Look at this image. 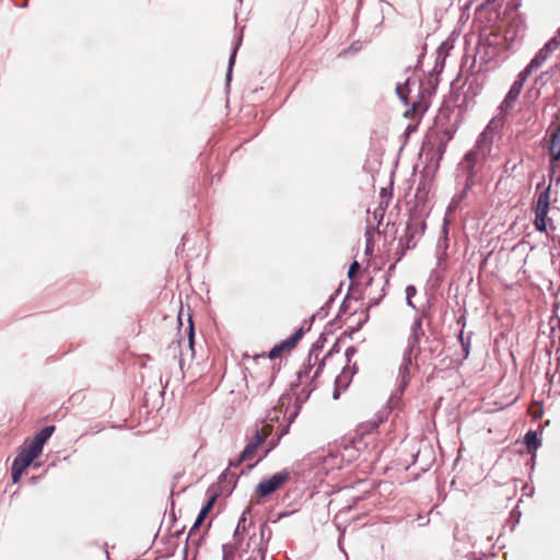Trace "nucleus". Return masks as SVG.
Listing matches in <instances>:
<instances>
[{"instance_id": "41", "label": "nucleus", "mask_w": 560, "mask_h": 560, "mask_svg": "<svg viewBox=\"0 0 560 560\" xmlns=\"http://www.w3.org/2000/svg\"><path fill=\"white\" fill-rule=\"evenodd\" d=\"M320 312L324 313V316H327V312H325V307H320Z\"/></svg>"}, {"instance_id": "30", "label": "nucleus", "mask_w": 560, "mask_h": 560, "mask_svg": "<svg viewBox=\"0 0 560 560\" xmlns=\"http://www.w3.org/2000/svg\"><path fill=\"white\" fill-rule=\"evenodd\" d=\"M11 467L18 470H22L23 472L27 468V466H25V464H23L18 457L14 458Z\"/></svg>"}, {"instance_id": "19", "label": "nucleus", "mask_w": 560, "mask_h": 560, "mask_svg": "<svg viewBox=\"0 0 560 560\" xmlns=\"http://www.w3.org/2000/svg\"><path fill=\"white\" fill-rule=\"evenodd\" d=\"M382 421H383V418L380 417L375 420H371L365 423H362L359 427V431L361 434L370 433V432L376 430Z\"/></svg>"}, {"instance_id": "10", "label": "nucleus", "mask_w": 560, "mask_h": 560, "mask_svg": "<svg viewBox=\"0 0 560 560\" xmlns=\"http://www.w3.org/2000/svg\"><path fill=\"white\" fill-rule=\"evenodd\" d=\"M525 444L528 448V452H536L538 450V447L541 445V442L538 438V434L536 431H533V430H529L526 434H525Z\"/></svg>"}, {"instance_id": "37", "label": "nucleus", "mask_w": 560, "mask_h": 560, "mask_svg": "<svg viewBox=\"0 0 560 560\" xmlns=\"http://www.w3.org/2000/svg\"><path fill=\"white\" fill-rule=\"evenodd\" d=\"M179 348H180V342H179V341H178L176 345H175V343H172V345L170 346V349H172L174 353H175V352L177 351V349H179Z\"/></svg>"}, {"instance_id": "44", "label": "nucleus", "mask_w": 560, "mask_h": 560, "mask_svg": "<svg viewBox=\"0 0 560 560\" xmlns=\"http://www.w3.org/2000/svg\"><path fill=\"white\" fill-rule=\"evenodd\" d=\"M542 185H544V183L537 184V189H539Z\"/></svg>"}, {"instance_id": "21", "label": "nucleus", "mask_w": 560, "mask_h": 560, "mask_svg": "<svg viewBox=\"0 0 560 560\" xmlns=\"http://www.w3.org/2000/svg\"><path fill=\"white\" fill-rule=\"evenodd\" d=\"M194 342H195L194 324H192V320L189 319V326H188V350L190 351V357L191 358L195 354Z\"/></svg>"}, {"instance_id": "36", "label": "nucleus", "mask_w": 560, "mask_h": 560, "mask_svg": "<svg viewBox=\"0 0 560 560\" xmlns=\"http://www.w3.org/2000/svg\"><path fill=\"white\" fill-rule=\"evenodd\" d=\"M549 75V71L542 72L536 81H544Z\"/></svg>"}, {"instance_id": "1", "label": "nucleus", "mask_w": 560, "mask_h": 560, "mask_svg": "<svg viewBox=\"0 0 560 560\" xmlns=\"http://www.w3.org/2000/svg\"><path fill=\"white\" fill-rule=\"evenodd\" d=\"M492 128L491 122L487 126V128L479 135L475 147L468 151L464 161L462 162V167L466 171V180L465 186L462 191L455 194L451 199L447 209L446 215L453 213L460 205V202L466 198L468 190L472 187L475 183V166L477 163L485 161L487 156L490 154L492 149Z\"/></svg>"}, {"instance_id": "18", "label": "nucleus", "mask_w": 560, "mask_h": 560, "mask_svg": "<svg viewBox=\"0 0 560 560\" xmlns=\"http://www.w3.org/2000/svg\"><path fill=\"white\" fill-rule=\"evenodd\" d=\"M548 211H537L535 210V228L539 232H545L547 229L546 225V218H547Z\"/></svg>"}, {"instance_id": "43", "label": "nucleus", "mask_w": 560, "mask_h": 560, "mask_svg": "<svg viewBox=\"0 0 560 560\" xmlns=\"http://www.w3.org/2000/svg\"><path fill=\"white\" fill-rule=\"evenodd\" d=\"M320 312L324 313V316H327V312H325V307H320Z\"/></svg>"}, {"instance_id": "8", "label": "nucleus", "mask_w": 560, "mask_h": 560, "mask_svg": "<svg viewBox=\"0 0 560 560\" xmlns=\"http://www.w3.org/2000/svg\"><path fill=\"white\" fill-rule=\"evenodd\" d=\"M409 381H410V369L400 365L399 371H398V377H397V382H398L397 389L390 396V402H394L395 399H398L402 395L404 390L406 389V387L409 384Z\"/></svg>"}, {"instance_id": "6", "label": "nucleus", "mask_w": 560, "mask_h": 560, "mask_svg": "<svg viewBox=\"0 0 560 560\" xmlns=\"http://www.w3.org/2000/svg\"><path fill=\"white\" fill-rule=\"evenodd\" d=\"M424 335V331L422 329V317H417L410 329V336L408 338V345L407 348L417 350V352H420V340L422 336Z\"/></svg>"}, {"instance_id": "4", "label": "nucleus", "mask_w": 560, "mask_h": 560, "mask_svg": "<svg viewBox=\"0 0 560 560\" xmlns=\"http://www.w3.org/2000/svg\"><path fill=\"white\" fill-rule=\"evenodd\" d=\"M267 436L268 433H265L264 431L256 429L253 439L246 444L236 462H230V466L240 465L241 463L252 460L258 447L266 442Z\"/></svg>"}, {"instance_id": "16", "label": "nucleus", "mask_w": 560, "mask_h": 560, "mask_svg": "<svg viewBox=\"0 0 560 560\" xmlns=\"http://www.w3.org/2000/svg\"><path fill=\"white\" fill-rule=\"evenodd\" d=\"M410 79L408 78L405 83H398L396 86V93L399 97V100L405 104L408 105V93H409V84Z\"/></svg>"}, {"instance_id": "26", "label": "nucleus", "mask_w": 560, "mask_h": 560, "mask_svg": "<svg viewBox=\"0 0 560 560\" xmlns=\"http://www.w3.org/2000/svg\"><path fill=\"white\" fill-rule=\"evenodd\" d=\"M277 446V441H270L269 442V447L264 452V454L258 458V460H256L255 464L253 465H249L248 468H253L257 463H259L260 460H262L265 457L268 456V454Z\"/></svg>"}, {"instance_id": "48", "label": "nucleus", "mask_w": 560, "mask_h": 560, "mask_svg": "<svg viewBox=\"0 0 560 560\" xmlns=\"http://www.w3.org/2000/svg\"><path fill=\"white\" fill-rule=\"evenodd\" d=\"M559 129H560V127H559Z\"/></svg>"}, {"instance_id": "29", "label": "nucleus", "mask_w": 560, "mask_h": 560, "mask_svg": "<svg viewBox=\"0 0 560 560\" xmlns=\"http://www.w3.org/2000/svg\"><path fill=\"white\" fill-rule=\"evenodd\" d=\"M310 371H311V364L308 363L307 366H304L303 369H301L299 372H298V380L300 382H302L304 378H307L308 377V374H310Z\"/></svg>"}, {"instance_id": "20", "label": "nucleus", "mask_w": 560, "mask_h": 560, "mask_svg": "<svg viewBox=\"0 0 560 560\" xmlns=\"http://www.w3.org/2000/svg\"><path fill=\"white\" fill-rule=\"evenodd\" d=\"M419 352H417V350H413V349H410V348H407L405 349L404 351V354H402V361H401V364L402 366H406L408 369H410V366L412 365V357H417Z\"/></svg>"}, {"instance_id": "2", "label": "nucleus", "mask_w": 560, "mask_h": 560, "mask_svg": "<svg viewBox=\"0 0 560 560\" xmlns=\"http://www.w3.org/2000/svg\"><path fill=\"white\" fill-rule=\"evenodd\" d=\"M560 46V27L558 28L556 35L551 37L534 56V58L529 61V63L524 68L523 74L530 75L533 71L539 69L551 56V54L557 50Z\"/></svg>"}, {"instance_id": "11", "label": "nucleus", "mask_w": 560, "mask_h": 560, "mask_svg": "<svg viewBox=\"0 0 560 560\" xmlns=\"http://www.w3.org/2000/svg\"><path fill=\"white\" fill-rule=\"evenodd\" d=\"M464 326H465V323L463 324V328L460 329V331L458 334V340H459L460 346H462V350H463V353H464V359H467L469 357V353H470L472 332H469L467 336H465V334H464Z\"/></svg>"}, {"instance_id": "32", "label": "nucleus", "mask_w": 560, "mask_h": 560, "mask_svg": "<svg viewBox=\"0 0 560 560\" xmlns=\"http://www.w3.org/2000/svg\"><path fill=\"white\" fill-rule=\"evenodd\" d=\"M442 234H443L444 238L446 240L447 235H448V220L446 219V217L444 218V221H443Z\"/></svg>"}, {"instance_id": "31", "label": "nucleus", "mask_w": 560, "mask_h": 560, "mask_svg": "<svg viewBox=\"0 0 560 560\" xmlns=\"http://www.w3.org/2000/svg\"><path fill=\"white\" fill-rule=\"evenodd\" d=\"M12 480L13 482H18L21 476L23 475L22 470L14 469L11 467Z\"/></svg>"}, {"instance_id": "25", "label": "nucleus", "mask_w": 560, "mask_h": 560, "mask_svg": "<svg viewBox=\"0 0 560 560\" xmlns=\"http://www.w3.org/2000/svg\"><path fill=\"white\" fill-rule=\"evenodd\" d=\"M285 350V348L283 347L282 342L279 343V345H276L270 351H269V354L268 357L270 359H276L278 357H280L281 352Z\"/></svg>"}, {"instance_id": "40", "label": "nucleus", "mask_w": 560, "mask_h": 560, "mask_svg": "<svg viewBox=\"0 0 560 560\" xmlns=\"http://www.w3.org/2000/svg\"><path fill=\"white\" fill-rule=\"evenodd\" d=\"M226 476H228V471H224V472H222V475L220 476V478H226Z\"/></svg>"}, {"instance_id": "12", "label": "nucleus", "mask_w": 560, "mask_h": 560, "mask_svg": "<svg viewBox=\"0 0 560 560\" xmlns=\"http://www.w3.org/2000/svg\"><path fill=\"white\" fill-rule=\"evenodd\" d=\"M39 454L35 452L32 447L27 446L26 448H23L19 455L16 456L25 466H30L32 462L38 457Z\"/></svg>"}, {"instance_id": "46", "label": "nucleus", "mask_w": 560, "mask_h": 560, "mask_svg": "<svg viewBox=\"0 0 560 560\" xmlns=\"http://www.w3.org/2000/svg\"><path fill=\"white\" fill-rule=\"evenodd\" d=\"M334 398H338V393L337 392H335Z\"/></svg>"}, {"instance_id": "15", "label": "nucleus", "mask_w": 560, "mask_h": 560, "mask_svg": "<svg viewBox=\"0 0 560 560\" xmlns=\"http://www.w3.org/2000/svg\"><path fill=\"white\" fill-rule=\"evenodd\" d=\"M550 154L552 159L560 160V129L558 128L551 137Z\"/></svg>"}, {"instance_id": "34", "label": "nucleus", "mask_w": 560, "mask_h": 560, "mask_svg": "<svg viewBox=\"0 0 560 560\" xmlns=\"http://www.w3.org/2000/svg\"><path fill=\"white\" fill-rule=\"evenodd\" d=\"M324 368V362H320V364L318 365V368L316 369L315 373H314V378L317 377L319 375V373L322 372Z\"/></svg>"}, {"instance_id": "45", "label": "nucleus", "mask_w": 560, "mask_h": 560, "mask_svg": "<svg viewBox=\"0 0 560 560\" xmlns=\"http://www.w3.org/2000/svg\"><path fill=\"white\" fill-rule=\"evenodd\" d=\"M464 320V316H462L459 319H458V324L462 323Z\"/></svg>"}, {"instance_id": "24", "label": "nucleus", "mask_w": 560, "mask_h": 560, "mask_svg": "<svg viewBox=\"0 0 560 560\" xmlns=\"http://www.w3.org/2000/svg\"><path fill=\"white\" fill-rule=\"evenodd\" d=\"M416 294V288L413 285H408L406 288V300H407V304L409 306H411L412 308H416V306L413 305L411 299L412 296Z\"/></svg>"}, {"instance_id": "9", "label": "nucleus", "mask_w": 560, "mask_h": 560, "mask_svg": "<svg viewBox=\"0 0 560 560\" xmlns=\"http://www.w3.org/2000/svg\"><path fill=\"white\" fill-rule=\"evenodd\" d=\"M550 205V185L546 187L538 196L535 210L537 211H549Z\"/></svg>"}, {"instance_id": "13", "label": "nucleus", "mask_w": 560, "mask_h": 560, "mask_svg": "<svg viewBox=\"0 0 560 560\" xmlns=\"http://www.w3.org/2000/svg\"><path fill=\"white\" fill-rule=\"evenodd\" d=\"M39 454L35 452L32 447L27 446L26 448H23L19 455L16 456L25 466H30L32 462L38 457Z\"/></svg>"}, {"instance_id": "22", "label": "nucleus", "mask_w": 560, "mask_h": 560, "mask_svg": "<svg viewBox=\"0 0 560 560\" xmlns=\"http://www.w3.org/2000/svg\"><path fill=\"white\" fill-rule=\"evenodd\" d=\"M217 499V495L213 494L210 497V499L207 501V503L202 506V509L200 510L199 512V515H201V517H207L208 513L210 512V510L212 509L213 504H214V501Z\"/></svg>"}, {"instance_id": "42", "label": "nucleus", "mask_w": 560, "mask_h": 560, "mask_svg": "<svg viewBox=\"0 0 560 560\" xmlns=\"http://www.w3.org/2000/svg\"><path fill=\"white\" fill-rule=\"evenodd\" d=\"M320 312L324 313V316H327V312H325V307H320Z\"/></svg>"}, {"instance_id": "38", "label": "nucleus", "mask_w": 560, "mask_h": 560, "mask_svg": "<svg viewBox=\"0 0 560 560\" xmlns=\"http://www.w3.org/2000/svg\"><path fill=\"white\" fill-rule=\"evenodd\" d=\"M183 353L180 352V358L178 360L179 366L183 368Z\"/></svg>"}, {"instance_id": "39", "label": "nucleus", "mask_w": 560, "mask_h": 560, "mask_svg": "<svg viewBox=\"0 0 560 560\" xmlns=\"http://www.w3.org/2000/svg\"><path fill=\"white\" fill-rule=\"evenodd\" d=\"M418 106H419V103L413 102V103H412V110H415V109H416V107H418Z\"/></svg>"}, {"instance_id": "33", "label": "nucleus", "mask_w": 560, "mask_h": 560, "mask_svg": "<svg viewBox=\"0 0 560 560\" xmlns=\"http://www.w3.org/2000/svg\"><path fill=\"white\" fill-rule=\"evenodd\" d=\"M355 353V349L353 347H349L347 348L346 350V357L348 359V361L351 360V357Z\"/></svg>"}, {"instance_id": "14", "label": "nucleus", "mask_w": 560, "mask_h": 560, "mask_svg": "<svg viewBox=\"0 0 560 560\" xmlns=\"http://www.w3.org/2000/svg\"><path fill=\"white\" fill-rule=\"evenodd\" d=\"M250 513V508L248 506L241 515L237 526L234 530L233 538L236 542H238L241 533L246 530V522H247V514Z\"/></svg>"}, {"instance_id": "35", "label": "nucleus", "mask_w": 560, "mask_h": 560, "mask_svg": "<svg viewBox=\"0 0 560 560\" xmlns=\"http://www.w3.org/2000/svg\"><path fill=\"white\" fill-rule=\"evenodd\" d=\"M230 553L228 551V546H223V560H229Z\"/></svg>"}, {"instance_id": "27", "label": "nucleus", "mask_w": 560, "mask_h": 560, "mask_svg": "<svg viewBox=\"0 0 560 560\" xmlns=\"http://www.w3.org/2000/svg\"><path fill=\"white\" fill-rule=\"evenodd\" d=\"M205 517H201V515L198 514L194 525L191 526L190 530H189V534H188V539H191V537L194 536V533L195 530H197L200 525L202 524Z\"/></svg>"}, {"instance_id": "3", "label": "nucleus", "mask_w": 560, "mask_h": 560, "mask_svg": "<svg viewBox=\"0 0 560 560\" xmlns=\"http://www.w3.org/2000/svg\"><path fill=\"white\" fill-rule=\"evenodd\" d=\"M290 478L288 470H281L272 475L270 478L262 479L256 487V493L259 498L270 495L280 489Z\"/></svg>"}, {"instance_id": "5", "label": "nucleus", "mask_w": 560, "mask_h": 560, "mask_svg": "<svg viewBox=\"0 0 560 560\" xmlns=\"http://www.w3.org/2000/svg\"><path fill=\"white\" fill-rule=\"evenodd\" d=\"M528 77L529 75H524L523 71L520 72L517 79L513 82L508 94L505 95V97L501 104V109H509V108L513 107V105H514L515 101L518 98V96L522 92L523 85Z\"/></svg>"}, {"instance_id": "28", "label": "nucleus", "mask_w": 560, "mask_h": 560, "mask_svg": "<svg viewBox=\"0 0 560 560\" xmlns=\"http://www.w3.org/2000/svg\"><path fill=\"white\" fill-rule=\"evenodd\" d=\"M359 270L360 264L357 260H354L349 267L348 277L352 279L358 273Z\"/></svg>"}, {"instance_id": "23", "label": "nucleus", "mask_w": 560, "mask_h": 560, "mask_svg": "<svg viewBox=\"0 0 560 560\" xmlns=\"http://www.w3.org/2000/svg\"><path fill=\"white\" fill-rule=\"evenodd\" d=\"M236 51H237V46L234 47V49L229 58V67H228V72H226V82L228 83L231 81V78H232V69H233V66L235 62Z\"/></svg>"}, {"instance_id": "17", "label": "nucleus", "mask_w": 560, "mask_h": 560, "mask_svg": "<svg viewBox=\"0 0 560 560\" xmlns=\"http://www.w3.org/2000/svg\"><path fill=\"white\" fill-rule=\"evenodd\" d=\"M304 330L303 328H299L292 336H290L288 339L282 341L283 347L285 350L293 349L299 340L303 337Z\"/></svg>"}, {"instance_id": "47", "label": "nucleus", "mask_w": 560, "mask_h": 560, "mask_svg": "<svg viewBox=\"0 0 560 560\" xmlns=\"http://www.w3.org/2000/svg\"><path fill=\"white\" fill-rule=\"evenodd\" d=\"M332 301H334V298L331 296V298L329 299V301H328V303H327V304H329V303H330V302H332Z\"/></svg>"}, {"instance_id": "7", "label": "nucleus", "mask_w": 560, "mask_h": 560, "mask_svg": "<svg viewBox=\"0 0 560 560\" xmlns=\"http://www.w3.org/2000/svg\"><path fill=\"white\" fill-rule=\"evenodd\" d=\"M54 431L55 425L45 427L33 438L28 446L40 455L45 443L52 435Z\"/></svg>"}]
</instances>
